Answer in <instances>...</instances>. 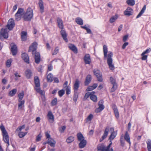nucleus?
<instances>
[{
    "mask_svg": "<svg viewBox=\"0 0 151 151\" xmlns=\"http://www.w3.org/2000/svg\"><path fill=\"white\" fill-rule=\"evenodd\" d=\"M103 50L104 59H107V63L109 68L112 70H114V65L112 64L113 60L112 57L113 55V53L109 51L108 52V54L107 55V47L105 45L103 46Z\"/></svg>",
    "mask_w": 151,
    "mask_h": 151,
    "instance_id": "1",
    "label": "nucleus"
},
{
    "mask_svg": "<svg viewBox=\"0 0 151 151\" xmlns=\"http://www.w3.org/2000/svg\"><path fill=\"white\" fill-rule=\"evenodd\" d=\"M0 128L2 132V135L3 136V139L4 141L7 144L8 146H9V137L7 132L3 124H1L0 126Z\"/></svg>",
    "mask_w": 151,
    "mask_h": 151,
    "instance_id": "2",
    "label": "nucleus"
},
{
    "mask_svg": "<svg viewBox=\"0 0 151 151\" xmlns=\"http://www.w3.org/2000/svg\"><path fill=\"white\" fill-rule=\"evenodd\" d=\"M33 10L30 8H28L26 12L24 14L23 16V18L24 20L26 21H30L33 17Z\"/></svg>",
    "mask_w": 151,
    "mask_h": 151,
    "instance_id": "3",
    "label": "nucleus"
},
{
    "mask_svg": "<svg viewBox=\"0 0 151 151\" xmlns=\"http://www.w3.org/2000/svg\"><path fill=\"white\" fill-rule=\"evenodd\" d=\"M12 29H1L0 33V39H7L8 37V32Z\"/></svg>",
    "mask_w": 151,
    "mask_h": 151,
    "instance_id": "4",
    "label": "nucleus"
},
{
    "mask_svg": "<svg viewBox=\"0 0 151 151\" xmlns=\"http://www.w3.org/2000/svg\"><path fill=\"white\" fill-rule=\"evenodd\" d=\"M10 45L11 47V51L12 55H16L17 52V45L13 42L11 43Z\"/></svg>",
    "mask_w": 151,
    "mask_h": 151,
    "instance_id": "5",
    "label": "nucleus"
},
{
    "mask_svg": "<svg viewBox=\"0 0 151 151\" xmlns=\"http://www.w3.org/2000/svg\"><path fill=\"white\" fill-rule=\"evenodd\" d=\"M110 81L111 84L113 85L112 87L111 90V92H113L117 88V85L115 80L112 77H110Z\"/></svg>",
    "mask_w": 151,
    "mask_h": 151,
    "instance_id": "6",
    "label": "nucleus"
},
{
    "mask_svg": "<svg viewBox=\"0 0 151 151\" xmlns=\"http://www.w3.org/2000/svg\"><path fill=\"white\" fill-rule=\"evenodd\" d=\"M93 72L94 74L96 77L98 81L99 82H102L103 81L102 75L100 71L97 69H95Z\"/></svg>",
    "mask_w": 151,
    "mask_h": 151,
    "instance_id": "7",
    "label": "nucleus"
},
{
    "mask_svg": "<svg viewBox=\"0 0 151 151\" xmlns=\"http://www.w3.org/2000/svg\"><path fill=\"white\" fill-rule=\"evenodd\" d=\"M37 43L36 42H34L32 45H31L29 48L28 52H32V54L34 55V54L37 52H36V49L37 48Z\"/></svg>",
    "mask_w": 151,
    "mask_h": 151,
    "instance_id": "8",
    "label": "nucleus"
},
{
    "mask_svg": "<svg viewBox=\"0 0 151 151\" xmlns=\"http://www.w3.org/2000/svg\"><path fill=\"white\" fill-rule=\"evenodd\" d=\"M104 101L102 100H100L99 102L98 105L99 108L96 109L95 110V112L97 113H99L102 111L104 108V106L103 105Z\"/></svg>",
    "mask_w": 151,
    "mask_h": 151,
    "instance_id": "9",
    "label": "nucleus"
},
{
    "mask_svg": "<svg viewBox=\"0 0 151 151\" xmlns=\"http://www.w3.org/2000/svg\"><path fill=\"white\" fill-rule=\"evenodd\" d=\"M15 25V23L13 19H10L9 20L6 26L7 28H13Z\"/></svg>",
    "mask_w": 151,
    "mask_h": 151,
    "instance_id": "10",
    "label": "nucleus"
},
{
    "mask_svg": "<svg viewBox=\"0 0 151 151\" xmlns=\"http://www.w3.org/2000/svg\"><path fill=\"white\" fill-rule=\"evenodd\" d=\"M47 117L49 122L52 123L54 121V116L51 111H49L47 115Z\"/></svg>",
    "mask_w": 151,
    "mask_h": 151,
    "instance_id": "11",
    "label": "nucleus"
},
{
    "mask_svg": "<svg viewBox=\"0 0 151 151\" xmlns=\"http://www.w3.org/2000/svg\"><path fill=\"white\" fill-rule=\"evenodd\" d=\"M109 127H107L104 131V133L101 138L99 139V141L101 142L103 140L105 139L107 136L109 132Z\"/></svg>",
    "mask_w": 151,
    "mask_h": 151,
    "instance_id": "12",
    "label": "nucleus"
},
{
    "mask_svg": "<svg viewBox=\"0 0 151 151\" xmlns=\"http://www.w3.org/2000/svg\"><path fill=\"white\" fill-rule=\"evenodd\" d=\"M84 60L85 64H90L91 63V59L90 55L87 54L85 55L84 58Z\"/></svg>",
    "mask_w": 151,
    "mask_h": 151,
    "instance_id": "13",
    "label": "nucleus"
},
{
    "mask_svg": "<svg viewBox=\"0 0 151 151\" xmlns=\"http://www.w3.org/2000/svg\"><path fill=\"white\" fill-rule=\"evenodd\" d=\"M22 58L23 60L27 63H29V57L26 53H23L22 55Z\"/></svg>",
    "mask_w": 151,
    "mask_h": 151,
    "instance_id": "14",
    "label": "nucleus"
},
{
    "mask_svg": "<svg viewBox=\"0 0 151 151\" xmlns=\"http://www.w3.org/2000/svg\"><path fill=\"white\" fill-rule=\"evenodd\" d=\"M35 55V62L37 64H38L40 61V54L37 52L34 54Z\"/></svg>",
    "mask_w": 151,
    "mask_h": 151,
    "instance_id": "15",
    "label": "nucleus"
},
{
    "mask_svg": "<svg viewBox=\"0 0 151 151\" xmlns=\"http://www.w3.org/2000/svg\"><path fill=\"white\" fill-rule=\"evenodd\" d=\"M60 34L63 37V39L67 42L68 41L67 37V34L65 30L62 29L60 31Z\"/></svg>",
    "mask_w": 151,
    "mask_h": 151,
    "instance_id": "16",
    "label": "nucleus"
},
{
    "mask_svg": "<svg viewBox=\"0 0 151 151\" xmlns=\"http://www.w3.org/2000/svg\"><path fill=\"white\" fill-rule=\"evenodd\" d=\"M79 83L80 82L79 80L78 79H76L73 85L74 92H77L79 86Z\"/></svg>",
    "mask_w": 151,
    "mask_h": 151,
    "instance_id": "17",
    "label": "nucleus"
},
{
    "mask_svg": "<svg viewBox=\"0 0 151 151\" xmlns=\"http://www.w3.org/2000/svg\"><path fill=\"white\" fill-rule=\"evenodd\" d=\"M56 143V141L52 138H49L47 142V143L50 146L52 147H55Z\"/></svg>",
    "mask_w": 151,
    "mask_h": 151,
    "instance_id": "18",
    "label": "nucleus"
},
{
    "mask_svg": "<svg viewBox=\"0 0 151 151\" xmlns=\"http://www.w3.org/2000/svg\"><path fill=\"white\" fill-rule=\"evenodd\" d=\"M133 13L132 9L130 7H128L127 9L124 11V14L125 15L130 16L132 15Z\"/></svg>",
    "mask_w": 151,
    "mask_h": 151,
    "instance_id": "19",
    "label": "nucleus"
},
{
    "mask_svg": "<svg viewBox=\"0 0 151 151\" xmlns=\"http://www.w3.org/2000/svg\"><path fill=\"white\" fill-rule=\"evenodd\" d=\"M92 79L91 76V75L89 74L86 76L84 82L85 86L88 85L91 82Z\"/></svg>",
    "mask_w": 151,
    "mask_h": 151,
    "instance_id": "20",
    "label": "nucleus"
},
{
    "mask_svg": "<svg viewBox=\"0 0 151 151\" xmlns=\"http://www.w3.org/2000/svg\"><path fill=\"white\" fill-rule=\"evenodd\" d=\"M110 130L113 131L111 132L110 136L109 137V139L110 140V142H111V140L113 139L116 136V134L114 132V129L113 128H111Z\"/></svg>",
    "mask_w": 151,
    "mask_h": 151,
    "instance_id": "21",
    "label": "nucleus"
},
{
    "mask_svg": "<svg viewBox=\"0 0 151 151\" xmlns=\"http://www.w3.org/2000/svg\"><path fill=\"white\" fill-rule=\"evenodd\" d=\"M27 33L26 31H22L21 32V38L22 40L25 41L27 39Z\"/></svg>",
    "mask_w": 151,
    "mask_h": 151,
    "instance_id": "22",
    "label": "nucleus"
},
{
    "mask_svg": "<svg viewBox=\"0 0 151 151\" xmlns=\"http://www.w3.org/2000/svg\"><path fill=\"white\" fill-rule=\"evenodd\" d=\"M39 6L40 8V11L41 13L44 12V6L43 2L42 0H39Z\"/></svg>",
    "mask_w": 151,
    "mask_h": 151,
    "instance_id": "23",
    "label": "nucleus"
},
{
    "mask_svg": "<svg viewBox=\"0 0 151 151\" xmlns=\"http://www.w3.org/2000/svg\"><path fill=\"white\" fill-rule=\"evenodd\" d=\"M68 47L74 53H77L78 50L77 48L74 45L72 44H69Z\"/></svg>",
    "mask_w": 151,
    "mask_h": 151,
    "instance_id": "24",
    "label": "nucleus"
},
{
    "mask_svg": "<svg viewBox=\"0 0 151 151\" xmlns=\"http://www.w3.org/2000/svg\"><path fill=\"white\" fill-rule=\"evenodd\" d=\"M57 21L58 25L59 28H63V25L62 19L59 17H58L57 18Z\"/></svg>",
    "mask_w": 151,
    "mask_h": 151,
    "instance_id": "25",
    "label": "nucleus"
},
{
    "mask_svg": "<svg viewBox=\"0 0 151 151\" xmlns=\"http://www.w3.org/2000/svg\"><path fill=\"white\" fill-rule=\"evenodd\" d=\"M78 145L79 147L80 148H84L86 146L87 144L86 141L85 140L80 141Z\"/></svg>",
    "mask_w": 151,
    "mask_h": 151,
    "instance_id": "26",
    "label": "nucleus"
},
{
    "mask_svg": "<svg viewBox=\"0 0 151 151\" xmlns=\"http://www.w3.org/2000/svg\"><path fill=\"white\" fill-rule=\"evenodd\" d=\"M112 107L116 117V118H118L119 117V114L117 107L115 105H114Z\"/></svg>",
    "mask_w": 151,
    "mask_h": 151,
    "instance_id": "27",
    "label": "nucleus"
},
{
    "mask_svg": "<svg viewBox=\"0 0 151 151\" xmlns=\"http://www.w3.org/2000/svg\"><path fill=\"white\" fill-rule=\"evenodd\" d=\"M35 85L36 87H38L40 86V82L38 76H36L34 78Z\"/></svg>",
    "mask_w": 151,
    "mask_h": 151,
    "instance_id": "28",
    "label": "nucleus"
},
{
    "mask_svg": "<svg viewBox=\"0 0 151 151\" xmlns=\"http://www.w3.org/2000/svg\"><path fill=\"white\" fill-rule=\"evenodd\" d=\"M25 75L27 78H29L32 76V73L31 70H27L25 72Z\"/></svg>",
    "mask_w": 151,
    "mask_h": 151,
    "instance_id": "29",
    "label": "nucleus"
},
{
    "mask_svg": "<svg viewBox=\"0 0 151 151\" xmlns=\"http://www.w3.org/2000/svg\"><path fill=\"white\" fill-rule=\"evenodd\" d=\"M125 140L129 143V145L131 144V142L130 139V137L127 131H126L124 137Z\"/></svg>",
    "mask_w": 151,
    "mask_h": 151,
    "instance_id": "30",
    "label": "nucleus"
},
{
    "mask_svg": "<svg viewBox=\"0 0 151 151\" xmlns=\"http://www.w3.org/2000/svg\"><path fill=\"white\" fill-rule=\"evenodd\" d=\"M78 140L79 141L85 140L84 138L81 133H79L77 134Z\"/></svg>",
    "mask_w": 151,
    "mask_h": 151,
    "instance_id": "31",
    "label": "nucleus"
},
{
    "mask_svg": "<svg viewBox=\"0 0 151 151\" xmlns=\"http://www.w3.org/2000/svg\"><path fill=\"white\" fill-rule=\"evenodd\" d=\"M19 103L18 105V109H21L24 106V100H18Z\"/></svg>",
    "mask_w": 151,
    "mask_h": 151,
    "instance_id": "32",
    "label": "nucleus"
},
{
    "mask_svg": "<svg viewBox=\"0 0 151 151\" xmlns=\"http://www.w3.org/2000/svg\"><path fill=\"white\" fill-rule=\"evenodd\" d=\"M97 149L98 151H106L105 147L103 144L98 145L97 147Z\"/></svg>",
    "mask_w": 151,
    "mask_h": 151,
    "instance_id": "33",
    "label": "nucleus"
},
{
    "mask_svg": "<svg viewBox=\"0 0 151 151\" xmlns=\"http://www.w3.org/2000/svg\"><path fill=\"white\" fill-rule=\"evenodd\" d=\"M146 5H145L142 8V10L140 11V12H139V14H138V15L136 17L137 18H138L140 17L142 15V14L144 13L145 9H146Z\"/></svg>",
    "mask_w": 151,
    "mask_h": 151,
    "instance_id": "34",
    "label": "nucleus"
},
{
    "mask_svg": "<svg viewBox=\"0 0 151 151\" xmlns=\"http://www.w3.org/2000/svg\"><path fill=\"white\" fill-rule=\"evenodd\" d=\"M47 78L48 82H51L53 81V76L51 73H49L47 76Z\"/></svg>",
    "mask_w": 151,
    "mask_h": 151,
    "instance_id": "35",
    "label": "nucleus"
},
{
    "mask_svg": "<svg viewBox=\"0 0 151 151\" xmlns=\"http://www.w3.org/2000/svg\"><path fill=\"white\" fill-rule=\"evenodd\" d=\"M76 22L78 24L82 25L83 24V20L80 17H78L76 19Z\"/></svg>",
    "mask_w": 151,
    "mask_h": 151,
    "instance_id": "36",
    "label": "nucleus"
},
{
    "mask_svg": "<svg viewBox=\"0 0 151 151\" xmlns=\"http://www.w3.org/2000/svg\"><path fill=\"white\" fill-rule=\"evenodd\" d=\"M74 138L73 137L70 136L67 139L66 142L68 143H70L74 141Z\"/></svg>",
    "mask_w": 151,
    "mask_h": 151,
    "instance_id": "37",
    "label": "nucleus"
},
{
    "mask_svg": "<svg viewBox=\"0 0 151 151\" xmlns=\"http://www.w3.org/2000/svg\"><path fill=\"white\" fill-rule=\"evenodd\" d=\"M17 90L16 89H14L12 91H9V95L10 96H14L16 93Z\"/></svg>",
    "mask_w": 151,
    "mask_h": 151,
    "instance_id": "38",
    "label": "nucleus"
},
{
    "mask_svg": "<svg viewBox=\"0 0 151 151\" xmlns=\"http://www.w3.org/2000/svg\"><path fill=\"white\" fill-rule=\"evenodd\" d=\"M74 93L73 96V101L75 102H76L78 97V93L77 92H74Z\"/></svg>",
    "mask_w": 151,
    "mask_h": 151,
    "instance_id": "39",
    "label": "nucleus"
},
{
    "mask_svg": "<svg viewBox=\"0 0 151 151\" xmlns=\"http://www.w3.org/2000/svg\"><path fill=\"white\" fill-rule=\"evenodd\" d=\"M127 3L129 6H133L135 4V1L134 0H127Z\"/></svg>",
    "mask_w": 151,
    "mask_h": 151,
    "instance_id": "40",
    "label": "nucleus"
},
{
    "mask_svg": "<svg viewBox=\"0 0 151 151\" xmlns=\"http://www.w3.org/2000/svg\"><path fill=\"white\" fill-rule=\"evenodd\" d=\"M148 151H151V140H149L147 142Z\"/></svg>",
    "mask_w": 151,
    "mask_h": 151,
    "instance_id": "41",
    "label": "nucleus"
},
{
    "mask_svg": "<svg viewBox=\"0 0 151 151\" xmlns=\"http://www.w3.org/2000/svg\"><path fill=\"white\" fill-rule=\"evenodd\" d=\"M27 133V132H24L20 131L18 133V136L20 138H22L26 135Z\"/></svg>",
    "mask_w": 151,
    "mask_h": 151,
    "instance_id": "42",
    "label": "nucleus"
},
{
    "mask_svg": "<svg viewBox=\"0 0 151 151\" xmlns=\"http://www.w3.org/2000/svg\"><path fill=\"white\" fill-rule=\"evenodd\" d=\"M118 17V16L117 15H115L114 16H113L110 19V22L111 23H113L114 22L115 20L117 19Z\"/></svg>",
    "mask_w": 151,
    "mask_h": 151,
    "instance_id": "43",
    "label": "nucleus"
},
{
    "mask_svg": "<svg viewBox=\"0 0 151 151\" xmlns=\"http://www.w3.org/2000/svg\"><path fill=\"white\" fill-rule=\"evenodd\" d=\"M14 148L13 146L9 147L8 145H7L6 151H14Z\"/></svg>",
    "mask_w": 151,
    "mask_h": 151,
    "instance_id": "44",
    "label": "nucleus"
},
{
    "mask_svg": "<svg viewBox=\"0 0 151 151\" xmlns=\"http://www.w3.org/2000/svg\"><path fill=\"white\" fill-rule=\"evenodd\" d=\"M22 15L18 14H17V13L15 14V19L17 21H19L21 19Z\"/></svg>",
    "mask_w": 151,
    "mask_h": 151,
    "instance_id": "45",
    "label": "nucleus"
},
{
    "mask_svg": "<svg viewBox=\"0 0 151 151\" xmlns=\"http://www.w3.org/2000/svg\"><path fill=\"white\" fill-rule=\"evenodd\" d=\"M90 99L93 102H96L97 101V97L95 95H92L90 96Z\"/></svg>",
    "mask_w": 151,
    "mask_h": 151,
    "instance_id": "46",
    "label": "nucleus"
},
{
    "mask_svg": "<svg viewBox=\"0 0 151 151\" xmlns=\"http://www.w3.org/2000/svg\"><path fill=\"white\" fill-rule=\"evenodd\" d=\"M12 59H10L7 60L6 62V66L7 67L9 68L10 67L12 63Z\"/></svg>",
    "mask_w": 151,
    "mask_h": 151,
    "instance_id": "47",
    "label": "nucleus"
},
{
    "mask_svg": "<svg viewBox=\"0 0 151 151\" xmlns=\"http://www.w3.org/2000/svg\"><path fill=\"white\" fill-rule=\"evenodd\" d=\"M24 96V93L23 91H22L18 94L19 99L18 100H22V99Z\"/></svg>",
    "mask_w": 151,
    "mask_h": 151,
    "instance_id": "48",
    "label": "nucleus"
},
{
    "mask_svg": "<svg viewBox=\"0 0 151 151\" xmlns=\"http://www.w3.org/2000/svg\"><path fill=\"white\" fill-rule=\"evenodd\" d=\"M35 89L37 92L43 95V91L42 90H41L40 87H37V88H36Z\"/></svg>",
    "mask_w": 151,
    "mask_h": 151,
    "instance_id": "49",
    "label": "nucleus"
},
{
    "mask_svg": "<svg viewBox=\"0 0 151 151\" xmlns=\"http://www.w3.org/2000/svg\"><path fill=\"white\" fill-rule=\"evenodd\" d=\"M17 13V14H19L22 15L24 13V9L21 8H19Z\"/></svg>",
    "mask_w": 151,
    "mask_h": 151,
    "instance_id": "50",
    "label": "nucleus"
},
{
    "mask_svg": "<svg viewBox=\"0 0 151 151\" xmlns=\"http://www.w3.org/2000/svg\"><path fill=\"white\" fill-rule=\"evenodd\" d=\"M58 93L60 97H62L65 93V91L63 89H62L59 91Z\"/></svg>",
    "mask_w": 151,
    "mask_h": 151,
    "instance_id": "51",
    "label": "nucleus"
},
{
    "mask_svg": "<svg viewBox=\"0 0 151 151\" xmlns=\"http://www.w3.org/2000/svg\"><path fill=\"white\" fill-rule=\"evenodd\" d=\"M57 98L54 99L51 102V105L54 106L56 105L57 104Z\"/></svg>",
    "mask_w": 151,
    "mask_h": 151,
    "instance_id": "52",
    "label": "nucleus"
},
{
    "mask_svg": "<svg viewBox=\"0 0 151 151\" xmlns=\"http://www.w3.org/2000/svg\"><path fill=\"white\" fill-rule=\"evenodd\" d=\"M14 75L15 76V78H14V79L15 81H17L18 79V78L21 77V76L17 72H16L14 73Z\"/></svg>",
    "mask_w": 151,
    "mask_h": 151,
    "instance_id": "53",
    "label": "nucleus"
},
{
    "mask_svg": "<svg viewBox=\"0 0 151 151\" xmlns=\"http://www.w3.org/2000/svg\"><path fill=\"white\" fill-rule=\"evenodd\" d=\"M66 90V94L67 95H69L70 93V87L69 86L67 87V88L65 89Z\"/></svg>",
    "mask_w": 151,
    "mask_h": 151,
    "instance_id": "54",
    "label": "nucleus"
},
{
    "mask_svg": "<svg viewBox=\"0 0 151 151\" xmlns=\"http://www.w3.org/2000/svg\"><path fill=\"white\" fill-rule=\"evenodd\" d=\"M66 129V127L64 126L61 127L59 129L60 132L61 133H63Z\"/></svg>",
    "mask_w": 151,
    "mask_h": 151,
    "instance_id": "55",
    "label": "nucleus"
},
{
    "mask_svg": "<svg viewBox=\"0 0 151 151\" xmlns=\"http://www.w3.org/2000/svg\"><path fill=\"white\" fill-rule=\"evenodd\" d=\"M93 115L91 114H90L88 116L87 118L86 119L87 121H90L93 118Z\"/></svg>",
    "mask_w": 151,
    "mask_h": 151,
    "instance_id": "56",
    "label": "nucleus"
},
{
    "mask_svg": "<svg viewBox=\"0 0 151 151\" xmlns=\"http://www.w3.org/2000/svg\"><path fill=\"white\" fill-rule=\"evenodd\" d=\"M151 51V49L150 48H149L148 49H147L143 53H142V55H143L144 54H147L150 52Z\"/></svg>",
    "mask_w": 151,
    "mask_h": 151,
    "instance_id": "57",
    "label": "nucleus"
},
{
    "mask_svg": "<svg viewBox=\"0 0 151 151\" xmlns=\"http://www.w3.org/2000/svg\"><path fill=\"white\" fill-rule=\"evenodd\" d=\"M59 49H58V47H57L55 48L54 52L52 53V55H55L58 52Z\"/></svg>",
    "mask_w": 151,
    "mask_h": 151,
    "instance_id": "58",
    "label": "nucleus"
},
{
    "mask_svg": "<svg viewBox=\"0 0 151 151\" xmlns=\"http://www.w3.org/2000/svg\"><path fill=\"white\" fill-rule=\"evenodd\" d=\"M50 132L49 131H47L45 133V135L47 138H50V136L49 134Z\"/></svg>",
    "mask_w": 151,
    "mask_h": 151,
    "instance_id": "59",
    "label": "nucleus"
},
{
    "mask_svg": "<svg viewBox=\"0 0 151 151\" xmlns=\"http://www.w3.org/2000/svg\"><path fill=\"white\" fill-rule=\"evenodd\" d=\"M141 56H142V58H141V59L142 60H147V55H145L144 54L143 55H142V53L141 55Z\"/></svg>",
    "mask_w": 151,
    "mask_h": 151,
    "instance_id": "60",
    "label": "nucleus"
},
{
    "mask_svg": "<svg viewBox=\"0 0 151 151\" xmlns=\"http://www.w3.org/2000/svg\"><path fill=\"white\" fill-rule=\"evenodd\" d=\"M91 94L90 92H87L86 93L84 96V99H86L90 96Z\"/></svg>",
    "mask_w": 151,
    "mask_h": 151,
    "instance_id": "61",
    "label": "nucleus"
},
{
    "mask_svg": "<svg viewBox=\"0 0 151 151\" xmlns=\"http://www.w3.org/2000/svg\"><path fill=\"white\" fill-rule=\"evenodd\" d=\"M120 142L121 145L123 147L124 145V142L123 140V138L122 137H121L120 138Z\"/></svg>",
    "mask_w": 151,
    "mask_h": 151,
    "instance_id": "62",
    "label": "nucleus"
},
{
    "mask_svg": "<svg viewBox=\"0 0 151 151\" xmlns=\"http://www.w3.org/2000/svg\"><path fill=\"white\" fill-rule=\"evenodd\" d=\"M93 87L92 86H90L86 89V91H92L93 90Z\"/></svg>",
    "mask_w": 151,
    "mask_h": 151,
    "instance_id": "63",
    "label": "nucleus"
},
{
    "mask_svg": "<svg viewBox=\"0 0 151 151\" xmlns=\"http://www.w3.org/2000/svg\"><path fill=\"white\" fill-rule=\"evenodd\" d=\"M112 144V142H111V143L109 144V145L107 147H105L106 148V151H109V150L110 148V146Z\"/></svg>",
    "mask_w": 151,
    "mask_h": 151,
    "instance_id": "64",
    "label": "nucleus"
}]
</instances>
